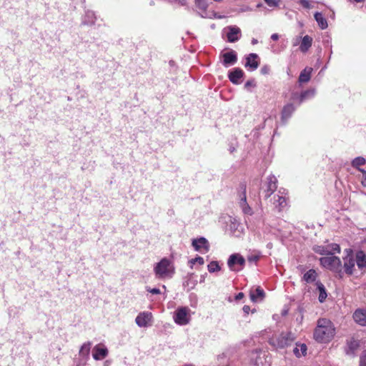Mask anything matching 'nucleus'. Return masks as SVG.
I'll return each mask as SVG.
<instances>
[{
  "label": "nucleus",
  "instance_id": "a18cd8bd",
  "mask_svg": "<svg viewBox=\"0 0 366 366\" xmlns=\"http://www.w3.org/2000/svg\"><path fill=\"white\" fill-rule=\"evenodd\" d=\"M252 84V82L251 81H248L246 82L245 84V86L247 87V86H249Z\"/></svg>",
  "mask_w": 366,
  "mask_h": 366
},
{
  "label": "nucleus",
  "instance_id": "473e14b6",
  "mask_svg": "<svg viewBox=\"0 0 366 366\" xmlns=\"http://www.w3.org/2000/svg\"><path fill=\"white\" fill-rule=\"evenodd\" d=\"M315 252L320 254H326L327 256L329 255L330 252H329L325 247L318 246L316 248H315Z\"/></svg>",
  "mask_w": 366,
  "mask_h": 366
},
{
  "label": "nucleus",
  "instance_id": "c03bdc74",
  "mask_svg": "<svg viewBox=\"0 0 366 366\" xmlns=\"http://www.w3.org/2000/svg\"><path fill=\"white\" fill-rule=\"evenodd\" d=\"M271 39L274 41H277L278 39H279V36L277 34H273L272 36H271Z\"/></svg>",
  "mask_w": 366,
  "mask_h": 366
},
{
  "label": "nucleus",
  "instance_id": "f257e3e1",
  "mask_svg": "<svg viewBox=\"0 0 366 366\" xmlns=\"http://www.w3.org/2000/svg\"><path fill=\"white\" fill-rule=\"evenodd\" d=\"M335 335V328L330 320L322 318L317 321L314 331V338L318 342H330Z\"/></svg>",
  "mask_w": 366,
  "mask_h": 366
},
{
  "label": "nucleus",
  "instance_id": "a878e982",
  "mask_svg": "<svg viewBox=\"0 0 366 366\" xmlns=\"http://www.w3.org/2000/svg\"><path fill=\"white\" fill-rule=\"evenodd\" d=\"M239 204L244 214L249 215L252 214V209L247 202V198L239 199Z\"/></svg>",
  "mask_w": 366,
  "mask_h": 366
},
{
  "label": "nucleus",
  "instance_id": "393cba45",
  "mask_svg": "<svg viewBox=\"0 0 366 366\" xmlns=\"http://www.w3.org/2000/svg\"><path fill=\"white\" fill-rule=\"evenodd\" d=\"M249 296H250L251 300L252 302H257V298H260V299L264 298V290L260 287H258L255 290L254 293V292H250Z\"/></svg>",
  "mask_w": 366,
  "mask_h": 366
},
{
  "label": "nucleus",
  "instance_id": "cd10ccee",
  "mask_svg": "<svg viewBox=\"0 0 366 366\" xmlns=\"http://www.w3.org/2000/svg\"><path fill=\"white\" fill-rule=\"evenodd\" d=\"M91 349V342H85L82 345L79 350L80 356L83 357H87L89 355Z\"/></svg>",
  "mask_w": 366,
  "mask_h": 366
},
{
  "label": "nucleus",
  "instance_id": "f704fd0d",
  "mask_svg": "<svg viewBox=\"0 0 366 366\" xmlns=\"http://www.w3.org/2000/svg\"><path fill=\"white\" fill-rule=\"evenodd\" d=\"M312 94H313V92H310L309 90L302 92L300 96V103H302L307 97H308L310 95H312Z\"/></svg>",
  "mask_w": 366,
  "mask_h": 366
},
{
  "label": "nucleus",
  "instance_id": "bb28decb",
  "mask_svg": "<svg viewBox=\"0 0 366 366\" xmlns=\"http://www.w3.org/2000/svg\"><path fill=\"white\" fill-rule=\"evenodd\" d=\"M317 289L320 292L319 297H318L319 301L320 302H323L326 300L327 296L325 286L321 282H317Z\"/></svg>",
  "mask_w": 366,
  "mask_h": 366
},
{
  "label": "nucleus",
  "instance_id": "a211bd4d",
  "mask_svg": "<svg viewBox=\"0 0 366 366\" xmlns=\"http://www.w3.org/2000/svg\"><path fill=\"white\" fill-rule=\"evenodd\" d=\"M312 71V68L311 67H306L303 69L299 76V81L300 83L308 82L310 80Z\"/></svg>",
  "mask_w": 366,
  "mask_h": 366
},
{
  "label": "nucleus",
  "instance_id": "423d86ee",
  "mask_svg": "<svg viewBox=\"0 0 366 366\" xmlns=\"http://www.w3.org/2000/svg\"><path fill=\"white\" fill-rule=\"evenodd\" d=\"M152 314L149 312H140L136 317L135 322L139 327H146L150 325Z\"/></svg>",
  "mask_w": 366,
  "mask_h": 366
},
{
  "label": "nucleus",
  "instance_id": "dca6fc26",
  "mask_svg": "<svg viewBox=\"0 0 366 366\" xmlns=\"http://www.w3.org/2000/svg\"><path fill=\"white\" fill-rule=\"evenodd\" d=\"M313 39L311 36L309 35L305 36L301 41L300 46V50L303 52L306 53L309 49L312 46Z\"/></svg>",
  "mask_w": 366,
  "mask_h": 366
},
{
  "label": "nucleus",
  "instance_id": "6ab92c4d",
  "mask_svg": "<svg viewBox=\"0 0 366 366\" xmlns=\"http://www.w3.org/2000/svg\"><path fill=\"white\" fill-rule=\"evenodd\" d=\"M347 354L354 355L355 351L359 348L360 344L358 340H355L354 338L350 339L347 342Z\"/></svg>",
  "mask_w": 366,
  "mask_h": 366
},
{
  "label": "nucleus",
  "instance_id": "f3484780",
  "mask_svg": "<svg viewBox=\"0 0 366 366\" xmlns=\"http://www.w3.org/2000/svg\"><path fill=\"white\" fill-rule=\"evenodd\" d=\"M295 110V107L293 104H287L284 106L282 110V119L283 121L287 120L291 117Z\"/></svg>",
  "mask_w": 366,
  "mask_h": 366
},
{
  "label": "nucleus",
  "instance_id": "c85d7f7f",
  "mask_svg": "<svg viewBox=\"0 0 366 366\" xmlns=\"http://www.w3.org/2000/svg\"><path fill=\"white\" fill-rule=\"evenodd\" d=\"M246 191H247V184L244 182H240L238 188L237 193L239 199H245L246 197Z\"/></svg>",
  "mask_w": 366,
  "mask_h": 366
},
{
  "label": "nucleus",
  "instance_id": "f03ea898",
  "mask_svg": "<svg viewBox=\"0 0 366 366\" xmlns=\"http://www.w3.org/2000/svg\"><path fill=\"white\" fill-rule=\"evenodd\" d=\"M295 340L294 334L291 332H282L273 335L269 340V343L276 349H284L291 346Z\"/></svg>",
  "mask_w": 366,
  "mask_h": 366
},
{
  "label": "nucleus",
  "instance_id": "2eb2a0df",
  "mask_svg": "<svg viewBox=\"0 0 366 366\" xmlns=\"http://www.w3.org/2000/svg\"><path fill=\"white\" fill-rule=\"evenodd\" d=\"M107 354L108 350L106 347L97 345L94 348L93 357L97 360L104 359Z\"/></svg>",
  "mask_w": 366,
  "mask_h": 366
},
{
  "label": "nucleus",
  "instance_id": "4c0bfd02",
  "mask_svg": "<svg viewBox=\"0 0 366 366\" xmlns=\"http://www.w3.org/2000/svg\"><path fill=\"white\" fill-rule=\"evenodd\" d=\"M300 4L305 9H310V4L307 0H300Z\"/></svg>",
  "mask_w": 366,
  "mask_h": 366
},
{
  "label": "nucleus",
  "instance_id": "09e8293b",
  "mask_svg": "<svg viewBox=\"0 0 366 366\" xmlns=\"http://www.w3.org/2000/svg\"><path fill=\"white\" fill-rule=\"evenodd\" d=\"M359 170H360V172H363V173H365V172L364 170L361 169H359Z\"/></svg>",
  "mask_w": 366,
  "mask_h": 366
},
{
  "label": "nucleus",
  "instance_id": "9d476101",
  "mask_svg": "<svg viewBox=\"0 0 366 366\" xmlns=\"http://www.w3.org/2000/svg\"><path fill=\"white\" fill-rule=\"evenodd\" d=\"M257 59V54L253 53L249 54L246 58L245 67H249L251 70L257 69L259 65V62Z\"/></svg>",
  "mask_w": 366,
  "mask_h": 366
},
{
  "label": "nucleus",
  "instance_id": "79ce46f5",
  "mask_svg": "<svg viewBox=\"0 0 366 366\" xmlns=\"http://www.w3.org/2000/svg\"><path fill=\"white\" fill-rule=\"evenodd\" d=\"M244 297V295L243 292H239L234 297L235 300L238 301L242 300Z\"/></svg>",
  "mask_w": 366,
  "mask_h": 366
},
{
  "label": "nucleus",
  "instance_id": "412c9836",
  "mask_svg": "<svg viewBox=\"0 0 366 366\" xmlns=\"http://www.w3.org/2000/svg\"><path fill=\"white\" fill-rule=\"evenodd\" d=\"M317 273L313 269L308 270L303 276L302 280L307 283H312L316 280Z\"/></svg>",
  "mask_w": 366,
  "mask_h": 366
},
{
  "label": "nucleus",
  "instance_id": "f8f14e48",
  "mask_svg": "<svg viewBox=\"0 0 366 366\" xmlns=\"http://www.w3.org/2000/svg\"><path fill=\"white\" fill-rule=\"evenodd\" d=\"M223 64L225 66L234 64L237 61V54L234 51L224 53L223 55Z\"/></svg>",
  "mask_w": 366,
  "mask_h": 366
},
{
  "label": "nucleus",
  "instance_id": "1a4fd4ad",
  "mask_svg": "<svg viewBox=\"0 0 366 366\" xmlns=\"http://www.w3.org/2000/svg\"><path fill=\"white\" fill-rule=\"evenodd\" d=\"M353 319L360 325L366 326V310H356L353 313Z\"/></svg>",
  "mask_w": 366,
  "mask_h": 366
},
{
  "label": "nucleus",
  "instance_id": "72a5a7b5",
  "mask_svg": "<svg viewBox=\"0 0 366 366\" xmlns=\"http://www.w3.org/2000/svg\"><path fill=\"white\" fill-rule=\"evenodd\" d=\"M189 263L191 264V267L195 264L198 263L201 265L204 264V259L202 257H197L195 258H193L189 261Z\"/></svg>",
  "mask_w": 366,
  "mask_h": 366
},
{
  "label": "nucleus",
  "instance_id": "0eeeda50",
  "mask_svg": "<svg viewBox=\"0 0 366 366\" xmlns=\"http://www.w3.org/2000/svg\"><path fill=\"white\" fill-rule=\"evenodd\" d=\"M192 246L194 247L196 251L203 253L207 252L209 250V242L204 237L193 239Z\"/></svg>",
  "mask_w": 366,
  "mask_h": 366
},
{
  "label": "nucleus",
  "instance_id": "4be33fe9",
  "mask_svg": "<svg viewBox=\"0 0 366 366\" xmlns=\"http://www.w3.org/2000/svg\"><path fill=\"white\" fill-rule=\"evenodd\" d=\"M307 346L305 344H296V347L293 350L294 354L300 357L301 356H305L307 354Z\"/></svg>",
  "mask_w": 366,
  "mask_h": 366
},
{
  "label": "nucleus",
  "instance_id": "4468645a",
  "mask_svg": "<svg viewBox=\"0 0 366 366\" xmlns=\"http://www.w3.org/2000/svg\"><path fill=\"white\" fill-rule=\"evenodd\" d=\"M244 75L243 71L239 68L234 69L229 74V79L233 84H239V79L242 78Z\"/></svg>",
  "mask_w": 366,
  "mask_h": 366
},
{
  "label": "nucleus",
  "instance_id": "a19ab883",
  "mask_svg": "<svg viewBox=\"0 0 366 366\" xmlns=\"http://www.w3.org/2000/svg\"><path fill=\"white\" fill-rule=\"evenodd\" d=\"M147 291L154 295L160 294V290L158 288L148 289Z\"/></svg>",
  "mask_w": 366,
  "mask_h": 366
},
{
  "label": "nucleus",
  "instance_id": "6e6552de",
  "mask_svg": "<svg viewBox=\"0 0 366 366\" xmlns=\"http://www.w3.org/2000/svg\"><path fill=\"white\" fill-rule=\"evenodd\" d=\"M344 271L347 275H352L356 264L355 259L352 254L347 255L344 259Z\"/></svg>",
  "mask_w": 366,
  "mask_h": 366
},
{
  "label": "nucleus",
  "instance_id": "2f4dec72",
  "mask_svg": "<svg viewBox=\"0 0 366 366\" xmlns=\"http://www.w3.org/2000/svg\"><path fill=\"white\" fill-rule=\"evenodd\" d=\"M365 164V159L361 157L355 158L352 162V167L358 168V169H359V167H360Z\"/></svg>",
  "mask_w": 366,
  "mask_h": 366
},
{
  "label": "nucleus",
  "instance_id": "9b49d317",
  "mask_svg": "<svg viewBox=\"0 0 366 366\" xmlns=\"http://www.w3.org/2000/svg\"><path fill=\"white\" fill-rule=\"evenodd\" d=\"M227 264L230 269L234 270L233 267L235 264H238L242 267L245 264V260L242 256L238 254H233L229 257Z\"/></svg>",
  "mask_w": 366,
  "mask_h": 366
},
{
  "label": "nucleus",
  "instance_id": "37998d69",
  "mask_svg": "<svg viewBox=\"0 0 366 366\" xmlns=\"http://www.w3.org/2000/svg\"><path fill=\"white\" fill-rule=\"evenodd\" d=\"M242 310L246 315H249L250 311V307L248 305H244L242 308Z\"/></svg>",
  "mask_w": 366,
  "mask_h": 366
},
{
  "label": "nucleus",
  "instance_id": "ddd939ff",
  "mask_svg": "<svg viewBox=\"0 0 366 366\" xmlns=\"http://www.w3.org/2000/svg\"><path fill=\"white\" fill-rule=\"evenodd\" d=\"M229 31L227 34V41L229 42H235L239 39V34L241 31L240 29L237 26H229Z\"/></svg>",
  "mask_w": 366,
  "mask_h": 366
},
{
  "label": "nucleus",
  "instance_id": "de8ad7c7",
  "mask_svg": "<svg viewBox=\"0 0 366 366\" xmlns=\"http://www.w3.org/2000/svg\"><path fill=\"white\" fill-rule=\"evenodd\" d=\"M184 366H194V365H192V364H188V365H184Z\"/></svg>",
  "mask_w": 366,
  "mask_h": 366
},
{
  "label": "nucleus",
  "instance_id": "7c9ffc66",
  "mask_svg": "<svg viewBox=\"0 0 366 366\" xmlns=\"http://www.w3.org/2000/svg\"><path fill=\"white\" fill-rule=\"evenodd\" d=\"M209 272H214L220 270V267L217 261H212L207 266Z\"/></svg>",
  "mask_w": 366,
  "mask_h": 366
},
{
  "label": "nucleus",
  "instance_id": "49530a36",
  "mask_svg": "<svg viewBox=\"0 0 366 366\" xmlns=\"http://www.w3.org/2000/svg\"><path fill=\"white\" fill-rule=\"evenodd\" d=\"M355 2L357 3H360V2H363L365 1V0H354Z\"/></svg>",
  "mask_w": 366,
  "mask_h": 366
},
{
  "label": "nucleus",
  "instance_id": "39448f33",
  "mask_svg": "<svg viewBox=\"0 0 366 366\" xmlns=\"http://www.w3.org/2000/svg\"><path fill=\"white\" fill-rule=\"evenodd\" d=\"M190 310L187 307H180L177 309L174 315V321L179 325H186L189 322Z\"/></svg>",
  "mask_w": 366,
  "mask_h": 366
},
{
  "label": "nucleus",
  "instance_id": "e433bc0d",
  "mask_svg": "<svg viewBox=\"0 0 366 366\" xmlns=\"http://www.w3.org/2000/svg\"><path fill=\"white\" fill-rule=\"evenodd\" d=\"M331 249H332L333 253H335V252L340 253V251H341L340 247L337 244H332L331 245Z\"/></svg>",
  "mask_w": 366,
  "mask_h": 366
},
{
  "label": "nucleus",
  "instance_id": "b1692460",
  "mask_svg": "<svg viewBox=\"0 0 366 366\" xmlns=\"http://www.w3.org/2000/svg\"><path fill=\"white\" fill-rule=\"evenodd\" d=\"M274 204L275 206L278 208L279 212H281L286 206H287V198L283 196H277L274 197Z\"/></svg>",
  "mask_w": 366,
  "mask_h": 366
},
{
  "label": "nucleus",
  "instance_id": "5701e85b",
  "mask_svg": "<svg viewBox=\"0 0 366 366\" xmlns=\"http://www.w3.org/2000/svg\"><path fill=\"white\" fill-rule=\"evenodd\" d=\"M315 19L318 24V26L322 29H325L327 27V22L322 14L320 12H316L314 15Z\"/></svg>",
  "mask_w": 366,
  "mask_h": 366
},
{
  "label": "nucleus",
  "instance_id": "58836bf2",
  "mask_svg": "<svg viewBox=\"0 0 366 366\" xmlns=\"http://www.w3.org/2000/svg\"><path fill=\"white\" fill-rule=\"evenodd\" d=\"M259 259V257L258 255H250L248 256L247 259L249 262H257Z\"/></svg>",
  "mask_w": 366,
  "mask_h": 366
},
{
  "label": "nucleus",
  "instance_id": "7ed1b4c3",
  "mask_svg": "<svg viewBox=\"0 0 366 366\" xmlns=\"http://www.w3.org/2000/svg\"><path fill=\"white\" fill-rule=\"evenodd\" d=\"M320 264L322 267L338 273L340 278L342 277V263L340 259L330 253L328 256L321 257L320 259Z\"/></svg>",
  "mask_w": 366,
  "mask_h": 366
},
{
  "label": "nucleus",
  "instance_id": "ea45409f",
  "mask_svg": "<svg viewBox=\"0 0 366 366\" xmlns=\"http://www.w3.org/2000/svg\"><path fill=\"white\" fill-rule=\"evenodd\" d=\"M264 1L269 6H275L277 5L275 0H264Z\"/></svg>",
  "mask_w": 366,
  "mask_h": 366
},
{
  "label": "nucleus",
  "instance_id": "c9c22d12",
  "mask_svg": "<svg viewBox=\"0 0 366 366\" xmlns=\"http://www.w3.org/2000/svg\"><path fill=\"white\" fill-rule=\"evenodd\" d=\"M360 366H366V350L363 352L360 357Z\"/></svg>",
  "mask_w": 366,
  "mask_h": 366
},
{
  "label": "nucleus",
  "instance_id": "c756f323",
  "mask_svg": "<svg viewBox=\"0 0 366 366\" xmlns=\"http://www.w3.org/2000/svg\"><path fill=\"white\" fill-rule=\"evenodd\" d=\"M277 182L275 180H272V179H270L269 183H268V187H267V194H266V197H269L271 196V194L277 189Z\"/></svg>",
  "mask_w": 366,
  "mask_h": 366
},
{
  "label": "nucleus",
  "instance_id": "aec40b11",
  "mask_svg": "<svg viewBox=\"0 0 366 366\" xmlns=\"http://www.w3.org/2000/svg\"><path fill=\"white\" fill-rule=\"evenodd\" d=\"M355 261L360 269L366 267V255L362 251L357 253Z\"/></svg>",
  "mask_w": 366,
  "mask_h": 366
},
{
  "label": "nucleus",
  "instance_id": "20e7f679",
  "mask_svg": "<svg viewBox=\"0 0 366 366\" xmlns=\"http://www.w3.org/2000/svg\"><path fill=\"white\" fill-rule=\"evenodd\" d=\"M154 271L156 276L162 279L172 277L174 273V269L172 262L167 258H163L159 263H157Z\"/></svg>",
  "mask_w": 366,
  "mask_h": 366
}]
</instances>
